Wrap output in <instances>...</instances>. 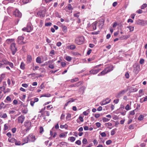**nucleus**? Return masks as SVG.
<instances>
[{"label": "nucleus", "instance_id": "obj_30", "mask_svg": "<svg viewBox=\"0 0 147 147\" xmlns=\"http://www.w3.org/2000/svg\"><path fill=\"white\" fill-rule=\"evenodd\" d=\"M105 125L108 128H109L110 129H111V128H110L109 127V126H112V124L110 122L106 123H105Z\"/></svg>", "mask_w": 147, "mask_h": 147}, {"label": "nucleus", "instance_id": "obj_3", "mask_svg": "<svg viewBox=\"0 0 147 147\" xmlns=\"http://www.w3.org/2000/svg\"><path fill=\"white\" fill-rule=\"evenodd\" d=\"M24 125L26 127V129L24 130L26 132L30 129L32 126L31 121L28 120H26L24 122Z\"/></svg>", "mask_w": 147, "mask_h": 147}, {"label": "nucleus", "instance_id": "obj_28", "mask_svg": "<svg viewBox=\"0 0 147 147\" xmlns=\"http://www.w3.org/2000/svg\"><path fill=\"white\" fill-rule=\"evenodd\" d=\"M97 25V23L96 22H93L92 24V26L93 27V29L94 30H95L96 29V26Z\"/></svg>", "mask_w": 147, "mask_h": 147}, {"label": "nucleus", "instance_id": "obj_64", "mask_svg": "<svg viewBox=\"0 0 147 147\" xmlns=\"http://www.w3.org/2000/svg\"><path fill=\"white\" fill-rule=\"evenodd\" d=\"M117 22H114L113 23V28H115L116 27V26H117Z\"/></svg>", "mask_w": 147, "mask_h": 147}, {"label": "nucleus", "instance_id": "obj_14", "mask_svg": "<svg viewBox=\"0 0 147 147\" xmlns=\"http://www.w3.org/2000/svg\"><path fill=\"white\" fill-rule=\"evenodd\" d=\"M100 69H92L90 71V74H96L98 73L100 70Z\"/></svg>", "mask_w": 147, "mask_h": 147}, {"label": "nucleus", "instance_id": "obj_2", "mask_svg": "<svg viewBox=\"0 0 147 147\" xmlns=\"http://www.w3.org/2000/svg\"><path fill=\"white\" fill-rule=\"evenodd\" d=\"M46 9L45 8H43L38 11L37 13V16L42 18L45 16Z\"/></svg>", "mask_w": 147, "mask_h": 147}, {"label": "nucleus", "instance_id": "obj_1", "mask_svg": "<svg viewBox=\"0 0 147 147\" xmlns=\"http://www.w3.org/2000/svg\"><path fill=\"white\" fill-rule=\"evenodd\" d=\"M113 67L112 66H110L106 67L104 70L98 74V76H102L104 75L108 72L112 71L113 69Z\"/></svg>", "mask_w": 147, "mask_h": 147}, {"label": "nucleus", "instance_id": "obj_48", "mask_svg": "<svg viewBox=\"0 0 147 147\" xmlns=\"http://www.w3.org/2000/svg\"><path fill=\"white\" fill-rule=\"evenodd\" d=\"M112 143V141L111 140H109L107 141L106 142V144L107 145H109L111 144Z\"/></svg>", "mask_w": 147, "mask_h": 147}, {"label": "nucleus", "instance_id": "obj_5", "mask_svg": "<svg viewBox=\"0 0 147 147\" xmlns=\"http://www.w3.org/2000/svg\"><path fill=\"white\" fill-rule=\"evenodd\" d=\"M84 40V37H76L75 42L77 44L80 45L82 44Z\"/></svg>", "mask_w": 147, "mask_h": 147}, {"label": "nucleus", "instance_id": "obj_11", "mask_svg": "<svg viewBox=\"0 0 147 147\" xmlns=\"http://www.w3.org/2000/svg\"><path fill=\"white\" fill-rule=\"evenodd\" d=\"M24 37H18L17 42L19 44H23L25 43V41L24 40Z\"/></svg>", "mask_w": 147, "mask_h": 147}, {"label": "nucleus", "instance_id": "obj_22", "mask_svg": "<svg viewBox=\"0 0 147 147\" xmlns=\"http://www.w3.org/2000/svg\"><path fill=\"white\" fill-rule=\"evenodd\" d=\"M4 101L5 102H8L11 101V99L9 96H7L6 99Z\"/></svg>", "mask_w": 147, "mask_h": 147}, {"label": "nucleus", "instance_id": "obj_63", "mask_svg": "<svg viewBox=\"0 0 147 147\" xmlns=\"http://www.w3.org/2000/svg\"><path fill=\"white\" fill-rule=\"evenodd\" d=\"M102 107L101 106H99L97 109V110L98 111H100L102 110Z\"/></svg>", "mask_w": 147, "mask_h": 147}, {"label": "nucleus", "instance_id": "obj_19", "mask_svg": "<svg viewBox=\"0 0 147 147\" xmlns=\"http://www.w3.org/2000/svg\"><path fill=\"white\" fill-rule=\"evenodd\" d=\"M14 40V39H8L7 40L6 42L8 44H9L11 43H14L13 42Z\"/></svg>", "mask_w": 147, "mask_h": 147}, {"label": "nucleus", "instance_id": "obj_24", "mask_svg": "<svg viewBox=\"0 0 147 147\" xmlns=\"http://www.w3.org/2000/svg\"><path fill=\"white\" fill-rule=\"evenodd\" d=\"M67 8L69 10H72L73 8L70 4H68L67 6L65 8Z\"/></svg>", "mask_w": 147, "mask_h": 147}, {"label": "nucleus", "instance_id": "obj_23", "mask_svg": "<svg viewBox=\"0 0 147 147\" xmlns=\"http://www.w3.org/2000/svg\"><path fill=\"white\" fill-rule=\"evenodd\" d=\"M83 83V82L82 81H80L75 84L76 87H78L79 86L82 85Z\"/></svg>", "mask_w": 147, "mask_h": 147}, {"label": "nucleus", "instance_id": "obj_36", "mask_svg": "<svg viewBox=\"0 0 147 147\" xmlns=\"http://www.w3.org/2000/svg\"><path fill=\"white\" fill-rule=\"evenodd\" d=\"M102 120L103 122H106L109 121L110 120V119H109L105 117H103L102 119Z\"/></svg>", "mask_w": 147, "mask_h": 147}, {"label": "nucleus", "instance_id": "obj_7", "mask_svg": "<svg viewBox=\"0 0 147 147\" xmlns=\"http://www.w3.org/2000/svg\"><path fill=\"white\" fill-rule=\"evenodd\" d=\"M127 90H123L117 93L115 95V96L117 98H119L124 94L126 92Z\"/></svg>", "mask_w": 147, "mask_h": 147}, {"label": "nucleus", "instance_id": "obj_43", "mask_svg": "<svg viewBox=\"0 0 147 147\" xmlns=\"http://www.w3.org/2000/svg\"><path fill=\"white\" fill-rule=\"evenodd\" d=\"M51 95L50 94H44L42 96L44 97H50Z\"/></svg>", "mask_w": 147, "mask_h": 147}, {"label": "nucleus", "instance_id": "obj_29", "mask_svg": "<svg viewBox=\"0 0 147 147\" xmlns=\"http://www.w3.org/2000/svg\"><path fill=\"white\" fill-rule=\"evenodd\" d=\"M6 64L9 65L12 68H13V64L12 63L7 61Z\"/></svg>", "mask_w": 147, "mask_h": 147}, {"label": "nucleus", "instance_id": "obj_58", "mask_svg": "<svg viewBox=\"0 0 147 147\" xmlns=\"http://www.w3.org/2000/svg\"><path fill=\"white\" fill-rule=\"evenodd\" d=\"M61 65L63 67H64L66 65V64L65 62H62L61 63Z\"/></svg>", "mask_w": 147, "mask_h": 147}, {"label": "nucleus", "instance_id": "obj_55", "mask_svg": "<svg viewBox=\"0 0 147 147\" xmlns=\"http://www.w3.org/2000/svg\"><path fill=\"white\" fill-rule=\"evenodd\" d=\"M144 60L143 59H141L140 60L139 63L140 64H143L144 62Z\"/></svg>", "mask_w": 147, "mask_h": 147}, {"label": "nucleus", "instance_id": "obj_26", "mask_svg": "<svg viewBox=\"0 0 147 147\" xmlns=\"http://www.w3.org/2000/svg\"><path fill=\"white\" fill-rule=\"evenodd\" d=\"M127 28L129 29L130 32H132L134 30V27L130 26H128L127 27Z\"/></svg>", "mask_w": 147, "mask_h": 147}, {"label": "nucleus", "instance_id": "obj_37", "mask_svg": "<svg viewBox=\"0 0 147 147\" xmlns=\"http://www.w3.org/2000/svg\"><path fill=\"white\" fill-rule=\"evenodd\" d=\"M55 51L54 50H51L50 53V55L52 57L53 56V55H55Z\"/></svg>", "mask_w": 147, "mask_h": 147}, {"label": "nucleus", "instance_id": "obj_59", "mask_svg": "<svg viewBox=\"0 0 147 147\" xmlns=\"http://www.w3.org/2000/svg\"><path fill=\"white\" fill-rule=\"evenodd\" d=\"M119 101V99H115L114 100L113 102L116 104L118 103Z\"/></svg>", "mask_w": 147, "mask_h": 147}, {"label": "nucleus", "instance_id": "obj_41", "mask_svg": "<svg viewBox=\"0 0 147 147\" xmlns=\"http://www.w3.org/2000/svg\"><path fill=\"white\" fill-rule=\"evenodd\" d=\"M70 138V140L71 142H74L76 140L75 138L74 137H71Z\"/></svg>", "mask_w": 147, "mask_h": 147}, {"label": "nucleus", "instance_id": "obj_20", "mask_svg": "<svg viewBox=\"0 0 147 147\" xmlns=\"http://www.w3.org/2000/svg\"><path fill=\"white\" fill-rule=\"evenodd\" d=\"M23 142H24V143L22 144V145H23L24 144L27 143H28V142H29L28 139H27V137L24 138L23 139Z\"/></svg>", "mask_w": 147, "mask_h": 147}, {"label": "nucleus", "instance_id": "obj_9", "mask_svg": "<svg viewBox=\"0 0 147 147\" xmlns=\"http://www.w3.org/2000/svg\"><path fill=\"white\" fill-rule=\"evenodd\" d=\"M13 15L16 17L21 18L22 16V13L18 9H16L13 12Z\"/></svg>", "mask_w": 147, "mask_h": 147}, {"label": "nucleus", "instance_id": "obj_56", "mask_svg": "<svg viewBox=\"0 0 147 147\" xmlns=\"http://www.w3.org/2000/svg\"><path fill=\"white\" fill-rule=\"evenodd\" d=\"M134 128V126L133 125H131L129 127V129H133Z\"/></svg>", "mask_w": 147, "mask_h": 147}, {"label": "nucleus", "instance_id": "obj_10", "mask_svg": "<svg viewBox=\"0 0 147 147\" xmlns=\"http://www.w3.org/2000/svg\"><path fill=\"white\" fill-rule=\"evenodd\" d=\"M25 117L23 115H21V116L19 117L18 118V123H20L21 124H22L25 119Z\"/></svg>", "mask_w": 147, "mask_h": 147}, {"label": "nucleus", "instance_id": "obj_54", "mask_svg": "<svg viewBox=\"0 0 147 147\" xmlns=\"http://www.w3.org/2000/svg\"><path fill=\"white\" fill-rule=\"evenodd\" d=\"M45 86L44 85V83H42L40 85V86L39 88L41 89H43L44 88Z\"/></svg>", "mask_w": 147, "mask_h": 147}, {"label": "nucleus", "instance_id": "obj_44", "mask_svg": "<svg viewBox=\"0 0 147 147\" xmlns=\"http://www.w3.org/2000/svg\"><path fill=\"white\" fill-rule=\"evenodd\" d=\"M75 100L73 98H70L68 100V101H67L69 103L73 102Z\"/></svg>", "mask_w": 147, "mask_h": 147}, {"label": "nucleus", "instance_id": "obj_40", "mask_svg": "<svg viewBox=\"0 0 147 147\" xmlns=\"http://www.w3.org/2000/svg\"><path fill=\"white\" fill-rule=\"evenodd\" d=\"M82 143L83 144H86L87 143V141L86 139L85 138H84L82 140Z\"/></svg>", "mask_w": 147, "mask_h": 147}, {"label": "nucleus", "instance_id": "obj_47", "mask_svg": "<svg viewBox=\"0 0 147 147\" xmlns=\"http://www.w3.org/2000/svg\"><path fill=\"white\" fill-rule=\"evenodd\" d=\"M28 110L27 109H25L22 111L23 113L26 114L28 113Z\"/></svg>", "mask_w": 147, "mask_h": 147}, {"label": "nucleus", "instance_id": "obj_57", "mask_svg": "<svg viewBox=\"0 0 147 147\" xmlns=\"http://www.w3.org/2000/svg\"><path fill=\"white\" fill-rule=\"evenodd\" d=\"M96 126L98 127H99L101 126V124L99 122H97L96 123Z\"/></svg>", "mask_w": 147, "mask_h": 147}, {"label": "nucleus", "instance_id": "obj_35", "mask_svg": "<svg viewBox=\"0 0 147 147\" xmlns=\"http://www.w3.org/2000/svg\"><path fill=\"white\" fill-rule=\"evenodd\" d=\"M147 6V4L146 3H144L141 6V8L142 9H144Z\"/></svg>", "mask_w": 147, "mask_h": 147}, {"label": "nucleus", "instance_id": "obj_13", "mask_svg": "<svg viewBox=\"0 0 147 147\" xmlns=\"http://www.w3.org/2000/svg\"><path fill=\"white\" fill-rule=\"evenodd\" d=\"M26 28H27L28 32H31L33 29V27L30 23H28Z\"/></svg>", "mask_w": 147, "mask_h": 147}, {"label": "nucleus", "instance_id": "obj_50", "mask_svg": "<svg viewBox=\"0 0 147 147\" xmlns=\"http://www.w3.org/2000/svg\"><path fill=\"white\" fill-rule=\"evenodd\" d=\"M142 92H143V90L142 89L140 90L139 91V93L140 95V96H141L143 95Z\"/></svg>", "mask_w": 147, "mask_h": 147}, {"label": "nucleus", "instance_id": "obj_42", "mask_svg": "<svg viewBox=\"0 0 147 147\" xmlns=\"http://www.w3.org/2000/svg\"><path fill=\"white\" fill-rule=\"evenodd\" d=\"M52 25V23L51 22H47L45 23V26H50Z\"/></svg>", "mask_w": 147, "mask_h": 147}, {"label": "nucleus", "instance_id": "obj_12", "mask_svg": "<svg viewBox=\"0 0 147 147\" xmlns=\"http://www.w3.org/2000/svg\"><path fill=\"white\" fill-rule=\"evenodd\" d=\"M10 140L11 141H9V142H14L16 145H20L21 144V142L20 141L17 140L14 138H12Z\"/></svg>", "mask_w": 147, "mask_h": 147}, {"label": "nucleus", "instance_id": "obj_34", "mask_svg": "<svg viewBox=\"0 0 147 147\" xmlns=\"http://www.w3.org/2000/svg\"><path fill=\"white\" fill-rule=\"evenodd\" d=\"M3 86L2 87H0V90L2 89H3L4 90L5 89V87L4 86L5 85H6V82H3Z\"/></svg>", "mask_w": 147, "mask_h": 147}, {"label": "nucleus", "instance_id": "obj_61", "mask_svg": "<svg viewBox=\"0 0 147 147\" xmlns=\"http://www.w3.org/2000/svg\"><path fill=\"white\" fill-rule=\"evenodd\" d=\"M65 117V115L64 114H62L61 117V119L62 120L64 119Z\"/></svg>", "mask_w": 147, "mask_h": 147}, {"label": "nucleus", "instance_id": "obj_51", "mask_svg": "<svg viewBox=\"0 0 147 147\" xmlns=\"http://www.w3.org/2000/svg\"><path fill=\"white\" fill-rule=\"evenodd\" d=\"M53 0H42L43 2H45L46 3H49Z\"/></svg>", "mask_w": 147, "mask_h": 147}, {"label": "nucleus", "instance_id": "obj_53", "mask_svg": "<svg viewBox=\"0 0 147 147\" xmlns=\"http://www.w3.org/2000/svg\"><path fill=\"white\" fill-rule=\"evenodd\" d=\"M125 76L126 78L128 79L129 77V73L128 72L126 73L125 74Z\"/></svg>", "mask_w": 147, "mask_h": 147}, {"label": "nucleus", "instance_id": "obj_62", "mask_svg": "<svg viewBox=\"0 0 147 147\" xmlns=\"http://www.w3.org/2000/svg\"><path fill=\"white\" fill-rule=\"evenodd\" d=\"M127 22L128 23L131 22L132 23L133 22V20L129 18L127 20Z\"/></svg>", "mask_w": 147, "mask_h": 147}, {"label": "nucleus", "instance_id": "obj_16", "mask_svg": "<svg viewBox=\"0 0 147 147\" xmlns=\"http://www.w3.org/2000/svg\"><path fill=\"white\" fill-rule=\"evenodd\" d=\"M32 60V58L31 55H28L27 57V62L28 63H31Z\"/></svg>", "mask_w": 147, "mask_h": 147}, {"label": "nucleus", "instance_id": "obj_27", "mask_svg": "<svg viewBox=\"0 0 147 147\" xmlns=\"http://www.w3.org/2000/svg\"><path fill=\"white\" fill-rule=\"evenodd\" d=\"M71 117V114L68 113L67 114V116L66 117V119L67 120H70V118Z\"/></svg>", "mask_w": 147, "mask_h": 147}, {"label": "nucleus", "instance_id": "obj_18", "mask_svg": "<svg viewBox=\"0 0 147 147\" xmlns=\"http://www.w3.org/2000/svg\"><path fill=\"white\" fill-rule=\"evenodd\" d=\"M7 61L5 60L0 61V67H2L4 64L6 65Z\"/></svg>", "mask_w": 147, "mask_h": 147}, {"label": "nucleus", "instance_id": "obj_45", "mask_svg": "<svg viewBox=\"0 0 147 147\" xmlns=\"http://www.w3.org/2000/svg\"><path fill=\"white\" fill-rule=\"evenodd\" d=\"M67 126L66 125H60V127L62 129L63 128H67Z\"/></svg>", "mask_w": 147, "mask_h": 147}, {"label": "nucleus", "instance_id": "obj_15", "mask_svg": "<svg viewBox=\"0 0 147 147\" xmlns=\"http://www.w3.org/2000/svg\"><path fill=\"white\" fill-rule=\"evenodd\" d=\"M108 100V98H107L103 100L100 102V104L102 105H103L109 103V101H108V102H106V100Z\"/></svg>", "mask_w": 147, "mask_h": 147}, {"label": "nucleus", "instance_id": "obj_32", "mask_svg": "<svg viewBox=\"0 0 147 147\" xmlns=\"http://www.w3.org/2000/svg\"><path fill=\"white\" fill-rule=\"evenodd\" d=\"M79 80L78 79V78H75L74 79H73L71 80V82L72 83L74 82H77Z\"/></svg>", "mask_w": 147, "mask_h": 147}, {"label": "nucleus", "instance_id": "obj_52", "mask_svg": "<svg viewBox=\"0 0 147 147\" xmlns=\"http://www.w3.org/2000/svg\"><path fill=\"white\" fill-rule=\"evenodd\" d=\"M75 143L78 145H80L81 144V142L79 140H77L76 142Z\"/></svg>", "mask_w": 147, "mask_h": 147}, {"label": "nucleus", "instance_id": "obj_46", "mask_svg": "<svg viewBox=\"0 0 147 147\" xmlns=\"http://www.w3.org/2000/svg\"><path fill=\"white\" fill-rule=\"evenodd\" d=\"M55 15L57 17H58L59 18L61 17V16L60 15L59 13L58 12H55Z\"/></svg>", "mask_w": 147, "mask_h": 147}, {"label": "nucleus", "instance_id": "obj_17", "mask_svg": "<svg viewBox=\"0 0 147 147\" xmlns=\"http://www.w3.org/2000/svg\"><path fill=\"white\" fill-rule=\"evenodd\" d=\"M68 49H69L70 50H74L76 48V46L74 45H71L69 46H68L67 47Z\"/></svg>", "mask_w": 147, "mask_h": 147}, {"label": "nucleus", "instance_id": "obj_49", "mask_svg": "<svg viewBox=\"0 0 147 147\" xmlns=\"http://www.w3.org/2000/svg\"><path fill=\"white\" fill-rule=\"evenodd\" d=\"M125 109L127 110H129L130 109V107L129 104H127L126 107H125Z\"/></svg>", "mask_w": 147, "mask_h": 147}, {"label": "nucleus", "instance_id": "obj_33", "mask_svg": "<svg viewBox=\"0 0 147 147\" xmlns=\"http://www.w3.org/2000/svg\"><path fill=\"white\" fill-rule=\"evenodd\" d=\"M32 0H22V1L24 4H26L30 2Z\"/></svg>", "mask_w": 147, "mask_h": 147}, {"label": "nucleus", "instance_id": "obj_38", "mask_svg": "<svg viewBox=\"0 0 147 147\" xmlns=\"http://www.w3.org/2000/svg\"><path fill=\"white\" fill-rule=\"evenodd\" d=\"M143 118H144V116L142 115H140L138 117V119L139 120L141 121L143 119Z\"/></svg>", "mask_w": 147, "mask_h": 147}, {"label": "nucleus", "instance_id": "obj_60", "mask_svg": "<svg viewBox=\"0 0 147 147\" xmlns=\"http://www.w3.org/2000/svg\"><path fill=\"white\" fill-rule=\"evenodd\" d=\"M100 135L102 137H105L106 136V135L105 133V132H103L102 133L100 134Z\"/></svg>", "mask_w": 147, "mask_h": 147}, {"label": "nucleus", "instance_id": "obj_8", "mask_svg": "<svg viewBox=\"0 0 147 147\" xmlns=\"http://www.w3.org/2000/svg\"><path fill=\"white\" fill-rule=\"evenodd\" d=\"M27 137L29 142H34L36 140L35 136L31 134L29 135Z\"/></svg>", "mask_w": 147, "mask_h": 147}, {"label": "nucleus", "instance_id": "obj_25", "mask_svg": "<svg viewBox=\"0 0 147 147\" xmlns=\"http://www.w3.org/2000/svg\"><path fill=\"white\" fill-rule=\"evenodd\" d=\"M25 64L23 62H22L21 63L20 68L22 70H24L25 69Z\"/></svg>", "mask_w": 147, "mask_h": 147}, {"label": "nucleus", "instance_id": "obj_39", "mask_svg": "<svg viewBox=\"0 0 147 147\" xmlns=\"http://www.w3.org/2000/svg\"><path fill=\"white\" fill-rule=\"evenodd\" d=\"M0 117L2 118H5L7 117V115L6 113H3Z\"/></svg>", "mask_w": 147, "mask_h": 147}, {"label": "nucleus", "instance_id": "obj_31", "mask_svg": "<svg viewBox=\"0 0 147 147\" xmlns=\"http://www.w3.org/2000/svg\"><path fill=\"white\" fill-rule=\"evenodd\" d=\"M65 59L67 61H70L71 60L72 58L70 56H67L66 57Z\"/></svg>", "mask_w": 147, "mask_h": 147}, {"label": "nucleus", "instance_id": "obj_21", "mask_svg": "<svg viewBox=\"0 0 147 147\" xmlns=\"http://www.w3.org/2000/svg\"><path fill=\"white\" fill-rule=\"evenodd\" d=\"M36 61L37 63H41L42 62L41 58L39 57H37L36 59Z\"/></svg>", "mask_w": 147, "mask_h": 147}, {"label": "nucleus", "instance_id": "obj_4", "mask_svg": "<svg viewBox=\"0 0 147 147\" xmlns=\"http://www.w3.org/2000/svg\"><path fill=\"white\" fill-rule=\"evenodd\" d=\"M135 24L142 26H145L147 25V20L138 19L136 20Z\"/></svg>", "mask_w": 147, "mask_h": 147}, {"label": "nucleus", "instance_id": "obj_6", "mask_svg": "<svg viewBox=\"0 0 147 147\" xmlns=\"http://www.w3.org/2000/svg\"><path fill=\"white\" fill-rule=\"evenodd\" d=\"M16 45L14 43H11L10 46V49L13 55L15 54L17 51V48L16 47Z\"/></svg>", "mask_w": 147, "mask_h": 147}]
</instances>
